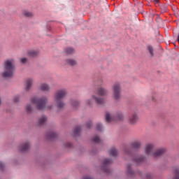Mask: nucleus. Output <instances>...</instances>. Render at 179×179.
<instances>
[{
	"label": "nucleus",
	"instance_id": "nucleus-10",
	"mask_svg": "<svg viewBox=\"0 0 179 179\" xmlns=\"http://www.w3.org/2000/svg\"><path fill=\"white\" fill-rule=\"evenodd\" d=\"M33 78H27V80H25L24 89L27 92L30 91V90L31 89V87L33 86Z\"/></svg>",
	"mask_w": 179,
	"mask_h": 179
},
{
	"label": "nucleus",
	"instance_id": "nucleus-30",
	"mask_svg": "<svg viewBox=\"0 0 179 179\" xmlns=\"http://www.w3.org/2000/svg\"><path fill=\"white\" fill-rule=\"evenodd\" d=\"M24 16H26L27 17H31V16H33V13H30V12H25L24 13Z\"/></svg>",
	"mask_w": 179,
	"mask_h": 179
},
{
	"label": "nucleus",
	"instance_id": "nucleus-19",
	"mask_svg": "<svg viewBox=\"0 0 179 179\" xmlns=\"http://www.w3.org/2000/svg\"><path fill=\"white\" fill-rule=\"evenodd\" d=\"M147 50L150 55V57L155 56V49L153 48V46L148 45H147Z\"/></svg>",
	"mask_w": 179,
	"mask_h": 179
},
{
	"label": "nucleus",
	"instance_id": "nucleus-41",
	"mask_svg": "<svg viewBox=\"0 0 179 179\" xmlns=\"http://www.w3.org/2000/svg\"><path fill=\"white\" fill-rule=\"evenodd\" d=\"M0 104H1V99H0Z\"/></svg>",
	"mask_w": 179,
	"mask_h": 179
},
{
	"label": "nucleus",
	"instance_id": "nucleus-24",
	"mask_svg": "<svg viewBox=\"0 0 179 179\" xmlns=\"http://www.w3.org/2000/svg\"><path fill=\"white\" fill-rule=\"evenodd\" d=\"M25 110L28 114H30L33 111V106H31V104H27L25 106Z\"/></svg>",
	"mask_w": 179,
	"mask_h": 179
},
{
	"label": "nucleus",
	"instance_id": "nucleus-6",
	"mask_svg": "<svg viewBox=\"0 0 179 179\" xmlns=\"http://www.w3.org/2000/svg\"><path fill=\"white\" fill-rule=\"evenodd\" d=\"M93 101H95L96 104H104L106 100L103 98L97 96V95H92V99H88L85 101L87 106H93Z\"/></svg>",
	"mask_w": 179,
	"mask_h": 179
},
{
	"label": "nucleus",
	"instance_id": "nucleus-26",
	"mask_svg": "<svg viewBox=\"0 0 179 179\" xmlns=\"http://www.w3.org/2000/svg\"><path fill=\"white\" fill-rule=\"evenodd\" d=\"M92 141L94 142V143H100V142H101V140L100 139L99 136H96L92 138Z\"/></svg>",
	"mask_w": 179,
	"mask_h": 179
},
{
	"label": "nucleus",
	"instance_id": "nucleus-34",
	"mask_svg": "<svg viewBox=\"0 0 179 179\" xmlns=\"http://www.w3.org/2000/svg\"><path fill=\"white\" fill-rule=\"evenodd\" d=\"M86 127L87 128H90V127H92V122H88L87 124H86Z\"/></svg>",
	"mask_w": 179,
	"mask_h": 179
},
{
	"label": "nucleus",
	"instance_id": "nucleus-33",
	"mask_svg": "<svg viewBox=\"0 0 179 179\" xmlns=\"http://www.w3.org/2000/svg\"><path fill=\"white\" fill-rule=\"evenodd\" d=\"M13 101H15V103H17V101H19V96H15L13 99Z\"/></svg>",
	"mask_w": 179,
	"mask_h": 179
},
{
	"label": "nucleus",
	"instance_id": "nucleus-23",
	"mask_svg": "<svg viewBox=\"0 0 179 179\" xmlns=\"http://www.w3.org/2000/svg\"><path fill=\"white\" fill-rule=\"evenodd\" d=\"M65 52L67 55H71V54H73V52H75V49L72 48H66Z\"/></svg>",
	"mask_w": 179,
	"mask_h": 179
},
{
	"label": "nucleus",
	"instance_id": "nucleus-28",
	"mask_svg": "<svg viewBox=\"0 0 179 179\" xmlns=\"http://www.w3.org/2000/svg\"><path fill=\"white\" fill-rule=\"evenodd\" d=\"M174 179H179V169L176 168L174 170Z\"/></svg>",
	"mask_w": 179,
	"mask_h": 179
},
{
	"label": "nucleus",
	"instance_id": "nucleus-37",
	"mask_svg": "<svg viewBox=\"0 0 179 179\" xmlns=\"http://www.w3.org/2000/svg\"><path fill=\"white\" fill-rule=\"evenodd\" d=\"M152 2H154L155 4H157L159 3V0H152Z\"/></svg>",
	"mask_w": 179,
	"mask_h": 179
},
{
	"label": "nucleus",
	"instance_id": "nucleus-32",
	"mask_svg": "<svg viewBox=\"0 0 179 179\" xmlns=\"http://www.w3.org/2000/svg\"><path fill=\"white\" fill-rule=\"evenodd\" d=\"M101 128H102L101 124H96L97 131H101Z\"/></svg>",
	"mask_w": 179,
	"mask_h": 179
},
{
	"label": "nucleus",
	"instance_id": "nucleus-3",
	"mask_svg": "<svg viewBox=\"0 0 179 179\" xmlns=\"http://www.w3.org/2000/svg\"><path fill=\"white\" fill-rule=\"evenodd\" d=\"M155 146L153 143H148L145 145V152L146 155L149 156H153L154 157H159L164 153H166V148H159L155 152Z\"/></svg>",
	"mask_w": 179,
	"mask_h": 179
},
{
	"label": "nucleus",
	"instance_id": "nucleus-25",
	"mask_svg": "<svg viewBox=\"0 0 179 179\" xmlns=\"http://www.w3.org/2000/svg\"><path fill=\"white\" fill-rule=\"evenodd\" d=\"M82 128L80 127V126H78L74 129V135H76V136H78V135H79L80 134V131H81Z\"/></svg>",
	"mask_w": 179,
	"mask_h": 179
},
{
	"label": "nucleus",
	"instance_id": "nucleus-13",
	"mask_svg": "<svg viewBox=\"0 0 179 179\" xmlns=\"http://www.w3.org/2000/svg\"><path fill=\"white\" fill-rule=\"evenodd\" d=\"M96 93L99 96H107L108 94V90L104 87H100L96 90Z\"/></svg>",
	"mask_w": 179,
	"mask_h": 179
},
{
	"label": "nucleus",
	"instance_id": "nucleus-21",
	"mask_svg": "<svg viewBox=\"0 0 179 179\" xmlns=\"http://www.w3.org/2000/svg\"><path fill=\"white\" fill-rule=\"evenodd\" d=\"M56 136H57V133L54 131H51L47 134V138H48V139H55Z\"/></svg>",
	"mask_w": 179,
	"mask_h": 179
},
{
	"label": "nucleus",
	"instance_id": "nucleus-2",
	"mask_svg": "<svg viewBox=\"0 0 179 179\" xmlns=\"http://www.w3.org/2000/svg\"><path fill=\"white\" fill-rule=\"evenodd\" d=\"M66 94H68V91L65 89L58 90L55 92L54 94V100L58 110H63V108H65L64 99L66 97Z\"/></svg>",
	"mask_w": 179,
	"mask_h": 179
},
{
	"label": "nucleus",
	"instance_id": "nucleus-18",
	"mask_svg": "<svg viewBox=\"0 0 179 179\" xmlns=\"http://www.w3.org/2000/svg\"><path fill=\"white\" fill-rule=\"evenodd\" d=\"M109 155L110 156L115 157L116 156H118V150H117L115 148H112L109 151Z\"/></svg>",
	"mask_w": 179,
	"mask_h": 179
},
{
	"label": "nucleus",
	"instance_id": "nucleus-20",
	"mask_svg": "<svg viewBox=\"0 0 179 179\" xmlns=\"http://www.w3.org/2000/svg\"><path fill=\"white\" fill-rule=\"evenodd\" d=\"M71 106H72L73 108H74V110H76V108H78V107H79V106H80V103H79V101H78L76 100H72Z\"/></svg>",
	"mask_w": 179,
	"mask_h": 179
},
{
	"label": "nucleus",
	"instance_id": "nucleus-14",
	"mask_svg": "<svg viewBox=\"0 0 179 179\" xmlns=\"http://www.w3.org/2000/svg\"><path fill=\"white\" fill-rule=\"evenodd\" d=\"M130 146L134 149H140L141 146H142V143L139 140H136L131 143Z\"/></svg>",
	"mask_w": 179,
	"mask_h": 179
},
{
	"label": "nucleus",
	"instance_id": "nucleus-5",
	"mask_svg": "<svg viewBox=\"0 0 179 179\" xmlns=\"http://www.w3.org/2000/svg\"><path fill=\"white\" fill-rule=\"evenodd\" d=\"M105 118L106 122H113V121H122L124 120V114L122 113H117L115 117L111 115L108 112L106 113Z\"/></svg>",
	"mask_w": 179,
	"mask_h": 179
},
{
	"label": "nucleus",
	"instance_id": "nucleus-15",
	"mask_svg": "<svg viewBox=\"0 0 179 179\" xmlns=\"http://www.w3.org/2000/svg\"><path fill=\"white\" fill-rule=\"evenodd\" d=\"M39 89L42 92H50V89H51V87L47 83H42L41 84Z\"/></svg>",
	"mask_w": 179,
	"mask_h": 179
},
{
	"label": "nucleus",
	"instance_id": "nucleus-35",
	"mask_svg": "<svg viewBox=\"0 0 179 179\" xmlns=\"http://www.w3.org/2000/svg\"><path fill=\"white\" fill-rule=\"evenodd\" d=\"M66 146L67 148H72V144H71V143H67L66 145Z\"/></svg>",
	"mask_w": 179,
	"mask_h": 179
},
{
	"label": "nucleus",
	"instance_id": "nucleus-9",
	"mask_svg": "<svg viewBox=\"0 0 179 179\" xmlns=\"http://www.w3.org/2000/svg\"><path fill=\"white\" fill-rule=\"evenodd\" d=\"M139 117H138V115L135 113H131L129 117V124L130 125H135L136 122H138Z\"/></svg>",
	"mask_w": 179,
	"mask_h": 179
},
{
	"label": "nucleus",
	"instance_id": "nucleus-38",
	"mask_svg": "<svg viewBox=\"0 0 179 179\" xmlns=\"http://www.w3.org/2000/svg\"><path fill=\"white\" fill-rule=\"evenodd\" d=\"M83 179H92V178H90L89 176H85Z\"/></svg>",
	"mask_w": 179,
	"mask_h": 179
},
{
	"label": "nucleus",
	"instance_id": "nucleus-7",
	"mask_svg": "<svg viewBox=\"0 0 179 179\" xmlns=\"http://www.w3.org/2000/svg\"><path fill=\"white\" fill-rule=\"evenodd\" d=\"M113 99L114 100H120L121 99V85L115 83L113 85Z\"/></svg>",
	"mask_w": 179,
	"mask_h": 179
},
{
	"label": "nucleus",
	"instance_id": "nucleus-12",
	"mask_svg": "<svg viewBox=\"0 0 179 179\" xmlns=\"http://www.w3.org/2000/svg\"><path fill=\"white\" fill-rule=\"evenodd\" d=\"M30 149V143L27 141L20 145L19 150L23 153L24 152H27Z\"/></svg>",
	"mask_w": 179,
	"mask_h": 179
},
{
	"label": "nucleus",
	"instance_id": "nucleus-17",
	"mask_svg": "<svg viewBox=\"0 0 179 179\" xmlns=\"http://www.w3.org/2000/svg\"><path fill=\"white\" fill-rule=\"evenodd\" d=\"M65 62L67 65H70V66H76V65H78V62L73 59H66Z\"/></svg>",
	"mask_w": 179,
	"mask_h": 179
},
{
	"label": "nucleus",
	"instance_id": "nucleus-1",
	"mask_svg": "<svg viewBox=\"0 0 179 179\" xmlns=\"http://www.w3.org/2000/svg\"><path fill=\"white\" fill-rule=\"evenodd\" d=\"M31 101L36 106L37 110H52V105L47 106V103H48L47 96H34L31 98Z\"/></svg>",
	"mask_w": 179,
	"mask_h": 179
},
{
	"label": "nucleus",
	"instance_id": "nucleus-31",
	"mask_svg": "<svg viewBox=\"0 0 179 179\" xmlns=\"http://www.w3.org/2000/svg\"><path fill=\"white\" fill-rule=\"evenodd\" d=\"M20 62H21V64H26V62H27V58H26V57L22 58L20 59Z\"/></svg>",
	"mask_w": 179,
	"mask_h": 179
},
{
	"label": "nucleus",
	"instance_id": "nucleus-39",
	"mask_svg": "<svg viewBox=\"0 0 179 179\" xmlns=\"http://www.w3.org/2000/svg\"><path fill=\"white\" fill-rule=\"evenodd\" d=\"M48 30L51 31V27H48Z\"/></svg>",
	"mask_w": 179,
	"mask_h": 179
},
{
	"label": "nucleus",
	"instance_id": "nucleus-4",
	"mask_svg": "<svg viewBox=\"0 0 179 179\" xmlns=\"http://www.w3.org/2000/svg\"><path fill=\"white\" fill-rule=\"evenodd\" d=\"M15 72V61L6 60L4 62V71L2 73L3 78H12Z\"/></svg>",
	"mask_w": 179,
	"mask_h": 179
},
{
	"label": "nucleus",
	"instance_id": "nucleus-16",
	"mask_svg": "<svg viewBox=\"0 0 179 179\" xmlns=\"http://www.w3.org/2000/svg\"><path fill=\"white\" fill-rule=\"evenodd\" d=\"M40 52H38V50H31L28 51V55L31 58H36V57L38 56Z\"/></svg>",
	"mask_w": 179,
	"mask_h": 179
},
{
	"label": "nucleus",
	"instance_id": "nucleus-27",
	"mask_svg": "<svg viewBox=\"0 0 179 179\" xmlns=\"http://www.w3.org/2000/svg\"><path fill=\"white\" fill-rule=\"evenodd\" d=\"M127 172L130 176H134V171H132V169H131V166L130 165L127 166Z\"/></svg>",
	"mask_w": 179,
	"mask_h": 179
},
{
	"label": "nucleus",
	"instance_id": "nucleus-36",
	"mask_svg": "<svg viewBox=\"0 0 179 179\" xmlns=\"http://www.w3.org/2000/svg\"><path fill=\"white\" fill-rule=\"evenodd\" d=\"M4 165L3 164H2V162H0V169L2 170V169H3Z\"/></svg>",
	"mask_w": 179,
	"mask_h": 179
},
{
	"label": "nucleus",
	"instance_id": "nucleus-11",
	"mask_svg": "<svg viewBox=\"0 0 179 179\" xmlns=\"http://www.w3.org/2000/svg\"><path fill=\"white\" fill-rule=\"evenodd\" d=\"M48 118L45 115H42L38 118L37 124L39 127H41V125H45L47 124Z\"/></svg>",
	"mask_w": 179,
	"mask_h": 179
},
{
	"label": "nucleus",
	"instance_id": "nucleus-29",
	"mask_svg": "<svg viewBox=\"0 0 179 179\" xmlns=\"http://www.w3.org/2000/svg\"><path fill=\"white\" fill-rule=\"evenodd\" d=\"M124 152L126 155L131 156V151L129 150V148H125Z\"/></svg>",
	"mask_w": 179,
	"mask_h": 179
},
{
	"label": "nucleus",
	"instance_id": "nucleus-40",
	"mask_svg": "<svg viewBox=\"0 0 179 179\" xmlns=\"http://www.w3.org/2000/svg\"><path fill=\"white\" fill-rule=\"evenodd\" d=\"M152 100L154 101L155 100V97H152Z\"/></svg>",
	"mask_w": 179,
	"mask_h": 179
},
{
	"label": "nucleus",
	"instance_id": "nucleus-8",
	"mask_svg": "<svg viewBox=\"0 0 179 179\" xmlns=\"http://www.w3.org/2000/svg\"><path fill=\"white\" fill-rule=\"evenodd\" d=\"M113 163V161L111 159H105L103 161V166L102 170L104 171V173H106L107 174L110 173V169H108L109 164H111Z\"/></svg>",
	"mask_w": 179,
	"mask_h": 179
},
{
	"label": "nucleus",
	"instance_id": "nucleus-22",
	"mask_svg": "<svg viewBox=\"0 0 179 179\" xmlns=\"http://www.w3.org/2000/svg\"><path fill=\"white\" fill-rule=\"evenodd\" d=\"M143 160H145V158L143 157H140L134 159V163H136L137 164H141V163H142Z\"/></svg>",
	"mask_w": 179,
	"mask_h": 179
}]
</instances>
